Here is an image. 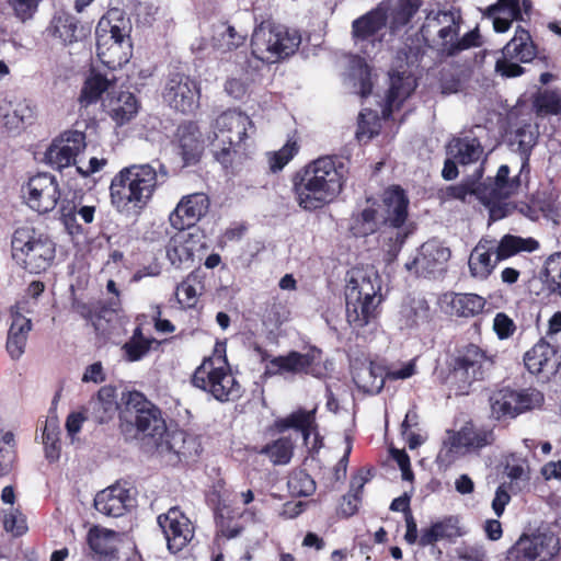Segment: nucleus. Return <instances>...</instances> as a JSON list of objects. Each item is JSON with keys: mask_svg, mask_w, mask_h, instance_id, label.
I'll list each match as a JSON object with an SVG mask.
<instances>
[{"mask_svg": "<svg viewBox=\"0 0 561 561\" xmlns=\"http://www.w3.org/2000/svg\"><path fill=\"white\" fill-rule=\"evenodd\" d=\"M350 159L337 154L319 157L290 178L291 193L305 211H317L333 203L343 192L350 174Z\"/></svg>", "mask_w": 561, "mask_h": 561, "instance_id": "obj_1", "label": "nucleus"}, {"mask_svg": "<svg viewBox=\"0 0 561 561\" xmlns=\"http://www.w3.org/2000/svg\"><path fill=\"white\" fill-rule=\"evenodd\" d=\"M168 175L164 165L157 171L151 164H131L119 170L111 181L113 207L126 215H140L151 202L158 187V175Z\"/></svg>", "mask_w": 561, "mask_h": 561, "instance_id": "obj_2", "label": "nucleus"}, {"mask_svg": "<svg viewBox=\"0 0 561 561\" xmlns=\"http://www.w3.org/2000/svg\"><path fill=\"white\" fill-rule=\"evenodd\" d=\"M162 410L138 390L122 393L119 428L125 437L141 440L150 453L158 439L167 432Z\"/></svg>", "mask_w": 561, "mask_h": 561, "instance_id": "obj_3", "label": "nucleus"}, {"mask_svg": "<svg viewBox=\"0 0 561 561\" xmlns=\"http://www.w3.org/2000/svg\"><path fill=\"white\" fill-rule=\"evenodd\" d=\"M462 16L459 11H431L420 28L425 44L447 57L459 55L463 50L480 47L482 37L478 27L459 37Z\"/></svg>", "mask_w": 561, "mask_h": 561, "instance_id": "obj_4", "label": "nucleus"}, {"mask_svg": "<svg viewBox=\"0 0 561 561\" xmlns=\"http://www.w3.org/2000/svg\"><path fill=\"white\" fill-rule=\"evenodd\" d=\"M382 301L378 273H360L351 278L345 290L346 320L354 329H363L378 317Z\"/></svg>", "mask_w": 561, "mask_h": 561, "instance_id": "obj_5", "label": "nucleus"}, {"mask_svg": "<svg viewBox=\"0 0 561 561\" xmlns=\"http://www.w3.org/2000/svg\"><path fill=\"white\" fill-rule=\"evenodd\" d=\"M192 385L219 402L236 401L242 397V386L233 376L228 359L216 347L194 370Z\"/></svg>", "mask_w": 561, "mask_h": 561, "instance_id": "obj_6", "label": "nucleus"}, {"mask_svg": "<svg viewBox=\"0 0 561 561\" xmlns=\"http://www.w3.org/2000/svg\"><path fill=\"white\" fill-rule=\"evenodd\" d=\"M12 257L19 266L34 274L48 270L56 255L54 241L34 227L15 229L11 240Z\"/></svg>", "mask_w": 561, "mask_h": 561, "instance_id": "obj_7", "label": "nucleus"}, {"mask_svg": "<svg viewBox=\"0 0 561 561\" xmlns=\"http://www.w3.org/2000/svg\"><path fill=\"white\" fill-rule=\"evenodd\" d=\"M495 364L494 356L478 344L468 343L456 348L449 363V378L458 391L467 394L471 386L484 380Z\"/></svg>", "mask_w": 561, "mask_h": 561, "instance_id": "obj_8", "label": "nucleus"}, {"mask_svg": "<svg viewBox=\"0 0 561 561\" xmlns=\"http://www.w3.org/2000/svg\"><path fill=\"white\" fill-rule=\"evenodd\" d=\"M261 363H264V378L275 376H307L319 378L322 374L319 368L322 351L311 346L308 352L289 351L285 355L273 356L266 348L255 344L253 347Z\"/></svg>", "mask_w": 561, "mask_h": 561, "instance_id": "obj_9", "label": "nucleus"}, {"mask_svg": "<svg viewBox=\"0 0 561 561\" xmlns=\"http://www.w3.org/2000/svg\"><path fill=\"white\" fill-rule=\"evenodd\" d=\"M298 44L284 26L263 22L252 34L251 53L259 60L274 62L294 54Z\"/></svg>", "mask_w": 561, "mask_h": 561, "instance_id": "obj_10", "label": "nucleus"}, {"mask_svg": "<svg viewBox=\"0 0 561 561\" xmlns=\"http://www.w3.org/2000/svg\"><path fill=\"white\" fill-rule=\"evenodd\" d=\"M494 439L492 430L476 427L472 422H467L459 431H448V437L443 442L436 461L439 466L447 467L458 458L462 448L468 451L480 450L492 445Z\"/></svg>", "mask_w": 561, "mask_h": 561, "instance_id": "obj_11", "label": "nucleus"}, {"mask_svg": "<svg viewBox=\"0 0 561 561\" xmlns=\"http://www.w3.org/2000/svg\"><path fill=\"white\" fill-rule=\"evenodd\" d=\"M543 401L542 392L535 388H502L490 397L492 415L499 421L515 419L522 413L541 407Z\"/></svg>", "mask_w": 561, "mask_h": 561, "instance_id": "obj_12", "label": "nucleus"}, {"mask_svg": "<svg viewBox=\"0 0 561 561\" xmlns=\"http://www.w3.org/2000/svg\"><path fill=\"white\" fill-rule=\"evenodd\" d=\"M162 98L174 111L192 114L199 107V84L188 75L171 73L162 91Z\"/></svg>", "mask_w": 561, "mask_h": 561, "instance_id": "obj_13", "label": "nucleus"}, {"mask_svg": "<svg viewBox=\"0 0 561 561\" xmlns=\"http://www.w3.org/2000/svg\"><path fill=\"white\" fill-rule=\"evenodd\" d=\"M450 256L449 248L437 239H430L419 248L413 260L405 263V268L416 277H435L446 271Z\"/></svg>", "mask_w": 561, "mask_h": 561, "instance_id": "obj_14", "label": "nucleus"}, {"mask_svg": "<svg viewBox=\"0 0 561 561\" xmlns=\"http://www.w3.org/2000/svg\"><path fill=\"white\" fill-rule=\"evenodd\" d=\"M552 541V536L543 533H524L507 549L503 561H543L559 551L558 542L551 548Z\"/></svg>", "mask_w": 561, "mask_h": 561, "instance_id": "obj_15", "label": "nucleus"}, {"mask_svg": "<svg viewBox=\"0 0 561 561\" xmlns=\"http://www.w3.org/2000/svg\"><path fill=\"white\" fill-rule=\"evenodd\" d=\"M24 194L26 204L39 214L55 209L60 198L58 182L49 173H37L30 178Z\"/></svg>", "mask_w": 561, "mask_h": 561, "instance_id": "obj_16", "label": "nucleus"}, {"mask_svg": "<svg viewBox=\"0 0 561 561\" xmlns=\"http://www.w3.org/2000/svg\"><path fill=\"white\" fill-rule=\"evenodd\" d=\"M526 369L542 380H549L561 366V352L558 346L541 337L524 355Z\"/></svg>", "mask_w": 561, "mask_h": 561, "instance_id": "obj_17", "label": "nucleus"}, {"mask_svg": "<svg viewBox=\"0 0 561 561\" xmlns=\"http://www.w3.org/2000/svg\"><path fill=\"white\" fill-rule=\"evenodd\" d=\"M158 524L171 552L181 551L194 537L192 522L178 507H172L165 514L159 515Z\"/></svg>", "mask_w": 561, "mask_h": 561, "instance_id": "obj_18", "label": "nucleus"}, {"mask_svg": "<svg viewBox=\"0 0 561 561\" xmlns=\"http://www.w3.org/2000/svg\"><path fill=\"white\" fill-rule=\"evenodd\" d=\"M85 147V135L68 130L53 140L45 152V161L54 169L61 170L75 163L77 156Z\"/></svg>", "mask_w": 561, "mask_h": 561, "instance_id": "obj_19", "label": "nucleus"}, {"mask_svg": "<svg viewBox=\"0 0 561 561\" xmlns=\"http://www.w3.org/2000/svg\"><path fill=\"white\" fill-rule=\"evenodd\" d=\"M209 207L210 199L207 194L196 192L185 195L170 214V224L176 230L194 228L196 224L207 215Z\"/></svg>", "mask_w": 561, "mask_h": 561, "instance_id": "obj_20", "label": "nucleus"}, {"mask_svg": "<svg viewBox=\"0 0 561 561\" xmlns=\"http://www.w3.org/2000/svg\"><path fill=\"white\" fill-rule=\"evenodd\" d=\"M388 19V7L379 3L352 22V38L355 43H382Z\"/></svg>", "mask_w": 561, "mask_h": 561, "instance_id": "obj_21", "label": "nucleus"}, {"mask_svg": "<svg viewBox=\"0 0 561 561\" xmlns=\"http://www.w3.org/2000/svg\"><path fill=\"white\" fill-rule=\"evenodd\" d=\"M254 124L250 116L237 110H228L221 113L214 124V138L228 144H242L248 138V130L253 129Z\"/></svg>", "mask_w": 561, "mask_h": 561, "instance_id": "obj_22", "label": "nucleus"}, {"mask_svg": "<svg viewBox=\"0 0 561 561\" xmlns=\"http://www.w3.org/2000/svg\"><path fill=\"white\" fill-rule=\"evenodd\" d=\"M382 213L380 216L385 227L401 228L408 219L409 197L400 185H390L381 196Z\"/></svg>", "mask_w": 561, "mask_h": 561, "instance_id": "obj_23", "label": "nucleus"}, {"mask_svg": "<svg viewBox=\"0 0 561 561\" xmlns=\"http://www.w3.org/2000/svg\"><path fill=\"white\" fill-rule=\"evenodd\" d=\"M465 535L466 530L460 524L459 516L448 515L432 523L430 527L421 529L419 546L425 548L435 545L439 540L454 543L457 538Z\"/></svg>", "mask_w": 561, "mask_h": 561, "instance_id": "obj_24", "label": "nucleus"}, {"mask_svg": "<svg viewBox=\"0 0 561 561\" xmlns=\"http://www.w3.org/2000/svg\"><path fill=\"white\" fill-rule=\"evenodd\" d=\"M483 146L480 137L474 134L473 128L454 137L446 146V152L461 165L478 162L483 154Z\"/></svg>", "mask_w": 561, "mask_h": 561, "instance_id": "obj_25", "label": "nucleus"}, {"mask_svg": "<svg viewBox=\"0 0 561 561\" xmlns=\"http://www.w3.org/2000/svg\"><path fill=\"white\" fill-rule=\"evenodd\" d=\"M176 136L183 165L190 167L197 164L204 151L202 133L197 123L192 121L182 123L178 127Z\"/></svg>", "mask_w": 561, "mask_h": 561, "instance_id": "obj_26", "label": "nucleus"}, {"mask_svg": "<svg viewBox=\"0 0 561 561\" xmlns=\"http://www.w3.org/2000/svg\"><path fill=\"white\" fill-rule=\"evenodd\" d=\"M90 28L80 24V21L67 11H57L47 27V33L60 39L64 45H71L84 38Z\"/></svg>", "mask_w": 561, "mask_h": 561, "instance_id": "obj_27", "label": "nucleus"}, {"mask_svg": "<svg viewBox=\"0 0 561 561\" xmlns=\"http://www.w3.org/2000/svg\"><path fill=\"white\" fill-rule=\"evenodd\" d=\"M130 505L129 490L119 484L100 491L94 497L95 510L106 516H123Z\"/></svg>", "mask_w": 561, "mask_h": 561, "instance_id": "obj_28", "label": "nucleus"}, {"mask_svg": "<svg viewBox=\"0 0 561 561\" xmlns=\"http://www.w3.org/2000/svg\"><path fill=\"white\" fill-rule=\"evenodd\" d=\"M367 206L353 211L348 221V231L355 238L371 236L383 227V220L378 210V204L373 198H367Z\"/></svg>", "mask_w": 561, "mask_h": 561, "instance_id": "obj_29", "label": "nucleus"}, {"mask_svg": "<svg viewBox=\"0 0 561 561\" xmlns=\"http://www.w3.org/2000/svg\"><path fill=\"white\" fill-rule=\"evenodd\" d=\"M104 111L119 126L131 121L138 113L139 102L134 93L121 91L116 95L107 93L102 102Z\"/></svg>", "mask_w": 561, "mask_h": 561, "instance_id": "obj_30", "label": "nucleus"}, {"mask_svg": "<svg viewBox=\"0 0 561 561\" xmlns=\"http://www.w3.org/2000/svg\"><path fill=\"white\" fill-rule=\"evenodd\" d=\"M121 408L122 402L117 403V389L112 385L101 387L89 402L91 419L98 424L108 423L116 413L119 414Z\"/></svg>", "mask_w": 561, "mask_h": 561, "instance_id": "obj_31", "label": "nucleus"}, {"mask_svg": "<svg viewBox=\"0 0 561 561\" xmlns=\"http://www.w3.org/2000/svg\"><path fill=\"white\" fill-rule=\"evenodd\" d=\"M71 310L90 323L96 335H105L111 314L110 309L102 300L83 301L79 298H73L71 302Z\"/></svg>", "mask_w": 561, "mask_h": 561, "instance_id": "obj_32", "label": "nucleus"}, {"mask_svg": "<svg viewBox=\"0 0 561 561\" xmlns=\"http://www.w3.org/2000/svg\"><path fill=\"white\" fill-rule=\"evenodd\" d=\"M443 302L449 307V313L458 318H473L485 307V299L471 293H445Z\"/></svg>", "mask_w": 561, "mask_h": 561, "instance_id": "obj_33", "label": "nucleus"}, {"mask_svg": "<svg viewBox=\"0 0 561 561\" xmlns=\"http://www.w3.org/2000/svg\"><path fill=\"white\" fill-rule=\"evenodd\" d=\"M510 173L511 169L507 164L500 165L494 178L489 176L481 182V193H485L495 198H510L519 190L522 174L519 172L518 175L511 178Z\"/></svg>", "mask_w": 561, "mask_h": 561, "instance_id": "obj_34", "label": "nucleus"}, {"mask_svg": "<svg viewBox=\"0 0 561 561\" xmlns=\"http://www.w3.org/2000/svg\"><path fill=\"white\" fill-rule=\"evenodd\" d=\"M502 54L518 62L527 64L536 58L538 47L533 41L529 31L518 25L514 36L503 47Z\"/></svg>", "mask_w": 561, "mask_h": 561, "instance_id": "obj_35", "label": "nucleus"}, {"mask_svg": "<svg viewBox=\"0 0 561 561\" xmlns=\"http://www.w3.org/2000/svg\"><path fill=\"white\" fill-rule=\"evenodd\" d=\"M493 243L494 241L481 239L472 249L468 260V266L472 277L486 279L493 273L499 263L492 260L495 249Z\"/></svg>", "mask_w": 561, "mask_h": 561, "instance_id": "obj_36", "label": "nucleus"}, {"mask_svg": "<svg viewBox=\"0 0 561 561\" xmlns=\"http://www.w3.org/2000/svg\"><path fill=\"white\" fill-rule=\"evenodd\" d=\"M11 317L12 322L8 331L5 348L9 356L16 360L25 352L27 336L32 330V321L18 311L12 312Z\"/></svg>", "mask_w": 561, "mask_h": 561, "instance_id": "obj_37", "label": "nucleus"}, {"mask_svg": "<svg viewBox=\"0 0 561 561\" xmlns=\"http://www.w3.org/2000/svg\"><path fill=\"white\" fill-rule=\"evenodd\" d=\"M495 262L508 260L520 253H531L539 249V242L533 238H523L511 233L504 234L494 245Z\"/></svg>", "mask_w": 561, "mask_h": 561, "instance_id": "obj_38", "label": "nucleus"}, {"mask_svg": "<svg viewBox=\"0 0 561 561\" xmlns=\"http://www.w3.org/2000/svg\"><path fill=\"white\" fill-rule=\"evenodd\" d=\"M161 341L154 337H147L144 334L142 327L137 325L131 336L123 344L122 353L126 362L135 363L144 359L151 350H157Z\"/></svg>", "mask_w": 561, "mask_h": 561, "instance_id": "obj_39", "label": "nucleus"}, {"mask_svg": "<svg viewBox=\"0 0 561 561\" xmlns=\"http://www.w3.org/2000/svg\"><path fill=\"white\" fill-rule=\"evenodd\" d=\"M131 55V44L129 42L123 43H106V39H98L96 42V56L100 61L111 70L123 67L128 62Z\"/></svg>", "mask_w": 561, "mask_h": 561, "instance_id": "obj_40", "label": "nucleus"}, {"mask_svg": "<svg viewBox=\"0 0 561 561\" xmlns=\"http://www.w3.org/2000/svg\"><path fill=\"white\" fill-rule=\"evenodd\" d=\"M188 432L180 428L170 431L167 427L165 435L158 439L153 448L150 450L161 458H165L167 462L174 466L181 462V445L184 444Z\"/></svg>", "mask_w": 561, "mask_h": 561, "instance_id": "obj_41", "label": "nucleus"}, {"mask_svg": "<svg viewBox=\"0 0 561 561\" xmlns=\"http://www.w3.org/2000/svg\"><path fill=\"white\" fill-rule=\"evenodd\" d=\"M116 82V78H107L106 76L91 71L90 76L84 80L79 95V103L82 107H88L98 103L103 93L107 92Z\"/></svg>", "mask_w": 561, "mask_h": 561, "instance_id": "obj_42", "label": "nucleus"}, {"mask_svg": "<svg viewBox=\"0 0 561 561\" xmlns=\"http://www.w3.org/2000/svg\"><path fill=\"white\" fill-rule=\"evenodd\" d=\"M430 305L423 298H408L401 305L399 321L402 328L413 329L430 321Z\"/></svg>", "mask_w": 561, "mask_h": 561, "instance_id": "obj_43", "label": "nucleus"}, {"mask_svg": "<svg viewBox=\"0 0 561 561\" xmlns=\"http://www.w3.org/2000/svg\"><path fill=\"white\" fill-rule=\"evenodd\" d=\"M279 432L293 428L302 434L305 440H308L312 431L317 428L316 409L307 411L302 408L294 411L284 419L275 422Z\"/></svg>", "mask_w": 561, "mask_h": 561, "instance_id": "obj_44", "label": "nucleus"}, {"mask_svg": "<svg viewBox=\"0 0 561 561\" xmlns=\"http://www.w3.org/2000/svg\"><path fill=\"white\" fill-rule=\"evenodd\" d=\"M352 378L359 390L370 394L379 393L385 386L381 368L373 363L354 368Z\"/></svg>", "mask_w": 561, "mask_h": 561, "instance_id": "obj_45", "label": "nucleus"}, {"mask_svg": "<svg viewBox=\"0 0 561 561\" xmlns=\"http://www.w3.org/2000/svg\"><path fill=\"white\" fill-rule=\"evenodd\" d=\"M89 548L96 554L114 558L117 553V533L100 528L98 526L92 527L87 536Z\"/></svg>", "mask_w": 561, "mask_h": 561, "instance_id": "obj_46", "label": "nucleus"}, {"mask_svg": "<svg viewBox=\"0 0 561 561\" xmlns=\"http://www.w3.org/2000/svg\"><path fill=\"white\" fill-rule=\"evenodd\" d=\"M537 141L538 131L530 124H524L515 130L512 145H517V151L522 158L520 173L529 172V160Z\"/></svg>", "mask_w": 561, "mask_h": 561, "instance_id": "obj_47", "label": "nucleus"}, {"mask_svg": "<svg viewBox=\"0 0 561 561\" xmlns=\"http://www.w3.org/2000/svg\"><path fill=\"white\" fill-rule=\"evenodd\" d=\"M531 107L537 117L561 116V94L557 90H540L533 95Z\"/></svg>", "mask_w": 561, "mask_h": 561, "instance_id": "obj_48", "label": "nucleus"}, {"mask_svg": "<svg viewBox=\"0 0 561 561\" xmlns=\"http://www.w3.org/2000/svg\"><path fill=\"white\" fill-rule=\"evenodd\" d=\"M260 454L266 456L275 466H283L290 462L294 456V443L290 437H279L260 450Z\"/></svg>", "mask_w": 561, "mask_h": 561, "instance_id": "obj_49", "label": "nucleus"}, {"mask_svg": "<svg viewBox=\"0 0 561 561\" xmlns=\"http://www.w3.org/2000/svg\"><path fill=\"white\" fill-rule=\"evenodd\" d=\"M477 179L467 180L460 184L450 185L446 187L445 196L448 199H457L462 203H470V197L474 196L477 199H481L482 185L479 180L482 178L483 170L480 168L477 170Z\"/></svg>", "mask_w": 561, "mask_h": 561, "instance_id": "obj_50", "label": "nucleus"}, {"mask_svg": "<svg viewBox=\"0 0 561 561\" xmlns=\"http://www.w3.org/2000/svg\"><path fill=\"white\" fill-rule=\"evenodd\" d=\"M423 4V0H397L390 13L389 27L397 32L408 25Z\"/></svg>", "mask_w": 561, "mask_h": 561, "instance_id": "obj_51", "label": "nucleus"}, {"mask_svg": "<svg viewBox=\"0 0 561 561\" xmlns=\"http://www.w3.org/2000/svg\"><path fill=\"white\" fill-rule=\"evenodd\" d=\"M204 289V284L196 272H191L185 279L176 286V297L185 308H194L198 301V295Z\"/></svg>", "mask_w": 561, "mask_h": 561, "instance_id": "obj_52", "label": "nucleus"}, {"mask_svg": "<svg viewBox=\"0 0 561 561\" xmlns=\"http://www.w3.org/2000/svg\"><path fill=\"white\" fill-rule=\"evenodd\" d=\"M35 117V107L26 100L19 101L14 104L11 112L3 115V125L10 130H20L25 124L31 123Z\"/></svg>", "mask_w": 561, "mask_h": 561, "instance_id": "obj_53", "label": "nucleus"}, {"mask_svg": "<svg viewBox=\"0 0 561 561\" xmlns=\"http://www.w3.org/2000/svg\"><path fill=\"white\" fill-rule=\"evenodd\" d=\"M287 489L291 496H311L316 491V481L306 469L297 468L288 474Z\"/></svg>", "mask_w": 561, "mask_h": 561, "instance_id": "obj_54", "label": "nucleus"}, {"mask_svg": "<svg viewBox=\"0 0 561 561\" xmlns=\"http://www.w3.org/2000/svg\"><path fill=\"white\" fill-rule=\"evenodd\" d=\"M410 87L403 83V77L397 75L391 77V84L386 95V104L383 107V115L389 116L393 111L399 110L404 100L411 94Z\"/></svg>", "mask_w": 561, "mask_h": 561, "instance_id": "obj_55", "label": "nucleus"}, {"mask_svg": "<svg viewBox=\"0 0 561 561\" xmlns=\"http://www.w3.org/2000/svg\"><path fill=\"white\" fill-rule=\"evenodd\" d=\"M242 146L237 144H228L227 141L214 138L211 141V152L215 161L221 164V167L228 171L233 167L239 154V149Z\"/></svg>", "mask_w": 561, "mask_h": 561, "instance_id": "obj_56", "label": "nucleus"}, {"mask_svg": "<svg viewBox=\"0 0 561 561\" xmlns=\"http://www.w3.org/2000/svg\"><path fill=\"white\" fill-rule=\"evenodd\" d=\"M167 256L171 264L180 267L183 263L193 262L194 257L185 244L184 237L176 233L169 240L167 245Z\"/></svg>", "mask_w": 561, "mask_h": 561, "instance_id": "obj_57", "label": "nucleus"}, {"mask_svg": "<svg viewBox=\"0 0 561 561\" xmlns=\"http://www.w3.org/2000/svg\"><path fill=\"white\" fill-rule=\"evenodd\" d=\"M534 206L548 219L557 221L561 218V206L558 195L552 192L538 193L534 198Z\"/></svg>", "mask_w": 561, "mask_h": 561, "instance_id": "obj_58", "label": "nucleus"}, {"mask_svg": "<svg viewBox=\"0 0 561 561\" xmlns=\"http://www.w3.org/2000/svg\"><path fill=\"white\" fill-rule=\"evenodd\" d=\"M96 41L106 39V43H123L126 41V34L124 30L117 24H112L108 19L102 18L95 30Z\"/></svg>", "mask_w": 561, "mask_h": 561, "instance_id": "obj_59", "label": "nucleus"}, {"mask_svg": "<svg viewBox=\"0 0 561 561\" xmlns=\"http://www.w3.org/2000/svg\"><path fill=\"white\" fill-rule=\"evenodd\" d=\"M546 276L550 291L561 297V253L549 257L546 265Z\"/></svg>", "mask_w": 561, "mask_h": 561, "instance_id": "obj_60", "label": "nucleus"}, {"mask_svg": "<svg viewBox=\"0 0 561 561\" xmlns=\"http://www.w3.org/2000/svg\"><path fill=\"white\" fill-rule=\"evenodd\" d=\"M245 38V34H241L232 25H227L217 38V47L222 51H231L242 46Z\"/></svg>", "mask_w": 561, "mask_h": 561, "instance_id": "obj_61", "label": "nucleus"}, {"mask_svg": "<svg viewBox=\"0 0 561 561\" xmlns=\"http://www.w3.org/2000/svg\"><path fill=\"white\" fill-rule=\"evenodd\" d=\"M481 194L480 202L489 209V222L501 220L510 214V205L504 202L506 198H495L485 193Z\"/></svg>", "mask_w": 561, "mask_h": 561, "instance_id": "obj_62", "label": "nucleus"}, {"mask_svg": "<svg viewBox=\"0 0 561 561\" xmlns=\"http://www.w3.org/2000/svg\"><path fill=\"white\" fill-rule=\"evenodd\" d=\"M299 147L296 141H287L278 151L270 158L272 171H280L297 153Z\"/></svg>", "mask_w": 561, "mask_h": 561, "instance_id": "obj_63", "label": "nucleus"}, {"mask_svg": "<svg viewBox=\"0 0 561 561\" xmlns=\"http://www.w3.org/2000/svg\"><path fill=\"white\" fill-rule=\"evenodd\" d=\"M41 0H8V4L13 11L14 16L22 23L34 18L38 10Z\"/></svg>", "mask_w": 561, "mask_h": 561, "instance_id": "obj_64", "label": "nucleus"}]
</instances>
